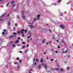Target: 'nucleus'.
Instances as JSON below:
<instances>
[{
	"mask_svg": "<svg viewBox=\"0 0 73 73\" xmlns=\"http://www.w3.org/2000/svg\"><path fill=\"white\" fill-rule=\"evenodd\" d=\"M23 13L24 12L23 11L22 13V17L23 19L25 20V19H26V16H25L24 15Z\"/></svg>",
	"mask_w": 73,
	"mask_h": 73,
	"instance_id": "f257e3e1",
	"label": "nucleus"
},
{
	"mask_svg": "<svg viewBox=\"0 0 73 73\" xmlns=\"http://www.w3.org/2000/svg\"><path fill=\"white\" fill-rule=\"evenodd\" d=\"M42 66H44V68L46 70H47V66L46 65V64L42 63Z\"/></svg>",
	"mask_w": 73,
	"mask_h": 73,
	"instance_id": "f03ea898",
	"label": "nucleus"
},
{
	"mask_svg": "<svg viewBox=\"0 0 73 73\" xmlns=\"http://www.w3.org/2000/svg\"><path fill=\"white\" fill-rule=\"evenodd\" d=\"M37 20H39L40 19V15L38 14L37 15Z\"/></svg>",
	"mask_w": 73,
	"mask_h": 73,
	"instance_id": "7ed1b4c3",
	"label": "nucleus"
},
{
	"mask_svg": "<svg viewBox=\"0 0 73 73\" xmlns=\"http://www.w3.org/2000/svg\"><path fill=\"white\" fill-rule=\"evenodd\" d=\"M60 27L62 28V29H64L65 27L64 25H60Z\"/></svg>",
	"mask_w": 73,
	"mask_h": 73,
	"instance_id": "20e7f679",
	"label": "nucleus"
},
{
	"mask_svg": "<svg viewBox=\"0 0 73 73\" xmlns=\"http://www.w3.org/2000/svg\"><path fill=\"white\" fill-rule=\"evenodd\" d=\"M29 26L30 29H33L34 28V26L32 25H30Z\"/></svg>",
	"mask_w": 73,
	"mask_h": 73,
	"instance_id": "39448f33",
	"label": "nucleus"
},
{
	"mask_svg": "<svg viewBox=\"0 0 73 73\" xmlns=\"http://www.w3.org/2000/svg\"><path fill=\"white\" fill-rule=\"evenodd\" d=\"M25 31V30L24 29H22V30L20 31V32L21 34H23V32Z\"/></svg>",
	"mask_w": 73,
	"mask_h": 73,
	"instance_id": "423d86ee",
	"label": "nucleus"
},
{
	"mask_svg": "<svg viewBox=\"0 0 73 73\" xmlns=\"http://www.w3.org/2000/svg\"><path fill=\"white\" fill-rule=\"evenodd\" d=\"M29 73H32V69H30L29 70Z\"/></svg>",
	"mask_w": 73,
	"mask_h": 73,
	"instance_id": "0eeeda50",
	"label": "nucleus"
},
{
	"mask_svg": "<svg viewBox=\"0 0 73 73\" xmlns=\"http://www.w3.org/2000/svg\"><path fill=\"white\" fill-rule=\"evenodd\" d=\"M19 42V40H16V41H15V42H14V43H18V42Z\"/></svg>",
	"mask_w": 73,
	"mask_h": 73,
	"instance_id": "6e6552de",
	"label": "nucleus"
},
{
	"mask_svg": "<svg viewBox=\"0 0 73 73\" xmlns=\"http://www.w3.org/2000/svg\"><path fill=\"white\" fill-rule=\"evenodd\" d=\"M13 34L14 35V37H16V35H17V33H13Z\"/></svg>",
	"mask_w": 73,
	"mask_h": 73,
	"instance_id": "1a4fd4ad",
	"label": "nucleus"
},
{
	"mask_svg": "<svg viewBox=\"0 0 73 73\" xmlns=\"http://www.w3.org/2000/svg\"><path fill=\"white\" fill-rule=\"evenodd\" d=\"M45 43V39H43L42 40V44H44Z\"/></svg>",
	"mask_w": 73,
	"mask_h": 73,
	"instance_id": "9d476101",
	"label": "nucleus"
},
{
	"mask_svg": "<svg viewBox=\"0 0 73 73\" xmlns=\"http://www.w3.org/2000/svg\"><path fill=\"white\" fill-rule=\"evenodd\" d=\"M60 70H61V72H62V71H64V70L62 68H61L60 69Z\"/></svg>",
	"mask_w": 73,
	"mask_h": 73,
	"instance_id": "9b49d317",
	"label": "nucleus"
},
{
	"mask_svg": "<svg viewBox=\"0 0 73 73\" xmlns=\"http://www.w3.org/2000/svg\"><path fill=\"white\" fill-rule=\"evenodd\" d=\"M41 65H39L38 66V69H40V68H41Z\"/></svg>",
	"mask_w": 73,
	"mask_h": 73,
	"instance_id": "f8f14e48",
	"label": "nucleus"
},
{
	"mask_svg": "<svg viewBox=\"0 0 73 73\" xmlns=\"http://www.w3.org/2000/svg\"><path fill=\"white\" fill-rule=\"evenodd\" d=\"M36 62H34L33 66H34V65H36Z\"/></svg>",
	"mask_w": 73,
	"mask_h": 73,
	"instance_id": "ddd939ff",
	"label": "nucleus"
},
{
	"mask_svg": "<svg viewBox=\"0 0 73 73\" xmlns=\"http://www.w3.org/2000/svg\"><path fill=\"white\" fill-rule=\"evenodd\" d=\"M8 66H9L8 64H7V65H6L5 66L6 68H8Z\"/></svg>",
	"mask_w": 73,
	"mask_h": 73,
	"instance_id": "4468645a",
	"label": "nucleus"
},
{
	"mask_svg": "<svg viewBox=\"0 0 73 73\" xmlns=\"http://www.w3.org/2000/svg\"><path fill=\"white\" fill-rule=\"evenodd\" d=\"M14 64L15 65H16V64H19V63H17V62H15V63H14Z\"/></svg>",
	"mask_w": 73,
	"mask_h": 73,
	"instance_id": "2eb2a0df",
	"label": "nucleus"
},
{
	"mask_svg": "<svg viewBox=\"0 0 73 73\" xmlns=\"http://www.w3.org/2000/svg\"><path fill=\"white\" fill-rule=\"evenodd\" d=\"M12 46L13 48L16 47V45H15V44H13L12 45Z\"/></svg>",
	"mask_w": 73,
	"mask_h": 73,
	"instance_id": "dca6fc26",
	"label": "nucleus"
},
{
	"mask_svg": "<svg viewBox=\"0 0 73 73\" xmlns=\"http://www.w3.org/2000/svg\"><path fill=\"white\" fill-rule=\"evenodd\" d=\"M67 52V50H66L65 52H63L62 53H65Z\"/></svg>",
	"mask_w": 73,
	"mask_h": 73,
	"instance_id": "f3484780",
	"label": "nucleus"
},
{
	"mask_svg": "<svg viewBox=\"0 0 73 73\" xmlns=\"http://www.w3.org/2000/svg\"><path fill=\"white\" fill-rule=\"evenodd\" d=\"M8 25H11V21H9Z\"/></svg>",
	"mask_w": 73,
	"mask_h": 73,
	"instance_id": "a211bd4d",
	"label": "nucleus"
},
{
	"mask_svg": "<svg viewBox=\"0 0 73 73\" xmlns=\"http://www.w3.org/2000/svg\"><path fill=\"white\" fill-rule=\"evenodd\" d=\"M38 29H41V27L40 26H39Z\"/></svg>",
	"mask_w": 73,
	"mask_h": 73,
	"instance_id": "6ab92c4d",
	"label": "nucleus"
},
{
	"mask_svg": "<svg viewBox=\"0 0 73 73\" xmlns=\"http://www.w3.org/2000/svg\"><path fill=\"white\" fill-rule=\"evenodd\" d=\"M9 3H8L6 5V6L8 7V6L9 5Z\"/></svg>",
	"mask_w": 73,
	"mask_h": 73,
	"instance_id": "aec40b11",
	"label": "nucleus"
},
{
	"mask_svg": "<svg viewBox=\"0 0 73 73\" xmlns=\"http://www.w3.org/2000/svg\"><path fill=\"white\" fill-rule=\"evenodd\" d=\"M37 20V19L35 18L34 19V21H36Z\"/></svg>",
	"mask_w": 73,
	"mask_h": 73,
	"instance_id": "412c9836",
	"label": "nucleus"
},
{
	"mask_svg": "<svg viewBox=\"0 0 73 73\" xmlns=\"http://www.w3.org/2000/svg\"><path fill=\"white\" fill-rule=\"evenodd\" d=\"M13 37V36L12 35L10 36L9 38H12V37Z\"/></svg>",
	"mask_w": 73,
	"mask_h": 73,
	"instance_id": "4be33fe9",
	"label": "nucleus"
},
{
	"mask_svg": "<svg viewBox=\"0 0 73 73\" xmlns=\"http://www.w3.org/2000/svg\"><path fill=\"white\" fill-rule=\"evenodd\" d=\"M15 3V1H13L11 2V4H13V3Z\"/></svg>",
	"mask_w": 73,
	"mask_h": 73,
	"instance_id": "5701e85b",
	"label": "nucleus"
},
{
	"mask_svg": "<svg viewBox=\"0 0 73 73\" xmlns=\"http://www.w3.org/2000/svg\"><path fill=\"white\" fill-rule=\"evenodd\" d=\"M54 70H57L58 71V68L55 69Z\"/></svg>",
	"mask_w": 73,
	"mask_h": 73,
	"instance_id": "b1692460",
	"label": "nucleus"
},
{
	"mask_svg": "<svg viewBox=\"0 0 73 73\" xmlns=\"http://www.w3.org/2000/svg\"><path fill=\"white\" fill-rule=\"evenodd\" d=\"M0 21H2L3 20V18H0Z\"/></svg>",
	"mask_w": 73,
	"mask_h": 73,
	"instance_id": "393cba45",
	"label": "nucleus"
},
{
	"mask_svg": "<svg viewBox=\"0 0 73 73\" xmlns=\"http://www.w3.org/2000/svg\"><path fill=\"white\" fill-rule=\"evenodd\" d=\"M36 62H38V59H36Z\"/></svg>",
	"mask_w": 73,
	"mask_h": 73,
	"instance_id": "a878e982",
	"label": "nucleus"
},
{
	"mask_svg": "<svg viewBox=\"0 0 73 73\" xmlns=\"http://www.w3.org/2000/svg\"><path fill=\"white\" fill-rule=\"evenodd\" d=\"M25 44V43L24 42H23L22 43V44Z\"/></svg>",
	"mask_w": 73,
	"mask_h": 73,
	"instance_id": "bb28decb",
	"label": "nucleus"
},
{
	"mask_svg": "<svg viewBox=\"0 0 73 73\" xmlns=\"http://www.w3.org/2000/svg\"><path fill=\"white\" fill-rule=\"evenodd\" d=\"M5 16V14H3V15H2V17H3L4 16Z\"/></svg>",
	"mask_w": 73,
	"mask_h": 73,
	"instance_id": "cd10ccee",
	"label": "nucleus"
},
{
	"mask_svg": "<svg viewBox=\"0 0 73 73\" xmlns=\"http://www.w3.org/2000/svg\"><path fill=\"white\" fill-rule=\"evenodd\" d=\"M25 46H23V49H24V48H25Z\"/></svg>",
	"mask_w": 73,
	"mask_h": 73,
	"instance_id": "c85d7f7f",
	"label": "nucleus"
},
{
	"mask_svg": "<svg viewBox=\"0 0 73 73\" xmlns=\"http://www.w3.org/2000/svg\"><path fill=\"white\" fill-rule=\"evenodd\" d=\"M50 50L51 51H53V49H50Z\"/></svg>",
	"mask_w": 73,
	"mask_h": 73,
	"instance_id": "c756f323",
	"label": "nucleus"
},
{
	"mask_svg": "<svg viewBox=\"0 0 73 73\" xmlns=\"http://www.w3.org/2000/svg\"><path fill=\"white\" fill-rule=\"evenodd\" d=\"M42 61H43V60L42 59H41L40 62H42Z\"/></svg>",
	"mask_w": 73,
	"mask_h": 73,
	"instance_id": "7c9ffc66",
	"label": "nucleus"
},
{
	"mask_svg": "<svg viewBox=\"0 0 73 73\" xmlns=\"http://www.w3.org/2000/svg\"><path fill=\"white\" fill-rule=\"evenodd\" d=\"M21 61H22V60H20L19 61V62H21Z\"/></svg>",
	"mask_w": 73,
	"mask_h": 73,
	"instance_id": "2f4dec72",
	"label": "nucleus"
},
{
	"mask_svg": "<svg viewBox=\"0 0 73 73\" xmlns=\"http://www.w3.org/2000/svg\"><path fill=\"white\" fill-rule=\"evenodd\" d=\"M2 35H4V34H5V33L4 32H3L2 33Z\"/></svg>",
	"mask_w": 73,
	"mask_h": 73,
	"instance_id": "473e14b6",
	"label": "nucleus"
},
{
	"mask_svg": "<svg viewBox=\"0 0 73 73\" xmlns=\"http://www.w3.org/2000/svg\"><path fill=\"white\" fill-rule=\"evenodd\" d=\"M61 1L60 0H58V3H60V2H61Z\"/></svg>",
	"mask_w": 73,
	"mask_h": 73,
	"instance_id": "72a5a7b5",
	"label": "nucleus"
},
{
	"mask_svg": "<svg viewBox=\"0 0 73 73\" xmlns=\"http://www.w3.org/2000/svg\"><path fill=\"white\" fill-rule=\"evenodd\" d=\"M49 31L50 33H51V32H52V31H51V30H50V29H49Z\"/></svg>",
	"mask_w": 73,
	"mask_h": 73,
	"instance_id": "f704fd0d",
	"label": "nucleus"
},
{
	"mask_svg": "<svg viewBox=\"0 0 73 73\" xmlns=\"http://www.w3.org/2000/svg\"><path fill=\"white\" fill-rule=\"evenodd\" d=\"M17 60H20V59L19 58H17Z\"/></svg>",
	"mask_w": 73,
	"mask_h": 73,
	"instance_id": "c9c22d12",
	"label": "nucleus"
},
{
	"mask_svg": "<svg viewBox=\"0 0 73 73\" xmlns=\"http://www.w3.org/2000/svg\"><path fill=\"white\" fill-rule=\"evenodd\" d=\"M58 49H60V46H58Z\"/></svg>",
	"mask_w": 73,
	"mask_h": 73,
	"instance_id": "e433bc0d",
	"label": "nucleus"
},
{
	"mask_svg": "<svg viewBox=\"0 0 73 73\" xmlns=\"http://www.w3.org/2000/svg\"><path fill=\"white\" fill-rule=\"evenodd\" d=\"M69 69H70V68L69 67H68L67 68V69L68 70H69Z\"/></svg>",
	"mask_w": 73,
	"mask_h": 73,
	"instance_id": "4c0bfd02",
	"label": "nucleus"
},
{
	"mask_svg": "<svg viewBox=\"0 0 73 73\" xmlns=\"http://www.w3.org/2000/svg\"><path fill=\"white\" fill-rule=\"evenodd\" d=\"M27 32V30H26L25 31V33H26V32Z\"/></svg>",
	"mask_w": 73,
	"mask_h": 73,
	"instance_id": "58836bf2",
	"label": "nucleus"
},
{
	"mask_svg": "<svg viewBox=\"0 0 73 73\" xmlns=\"http://www.w3.org/2000/svg\"><path fill=\"white\" fill-rule=\"evenodd\" d=\"M15 25L17 27V24H15Z\"/></svg>",
	"mask_w": 73,
	"mask_h": 73,
	"instance_id": "ea45409f",
	"label": "nucleus"
},
{
	"mask_svg": "<svg viewBox=\"0 0 73 73\" xmlns=\"http://www.w3.org/2000/svg\"><path fill=\"white\" fill-rule=\"evenodd\" d=\"M17 33L18 34H20V32H19V31H18Z\"/></svg>",
	"mask_w": 73,
	"mask_h": 73,
	"instance_id": "a19ab883",
	"label": "nucleus"
},
{
	"mask_svg": "<svg viewBox=\"0 0 73 73\" xmlns=\"http://www.w3.org/2000/svg\"><path fill=\"white\" fill-rule=\"evenodd\" d=\"M22 36L23 37H24V34L23 33L22 34Z\"/></svg>",
	"mask_w": 73,
	"mask_h": 73,
	"instance_id": "79ce46f5",
	"label": "nucleus"
},
{
	"mask_svg": "<svg viewBox=\"0 0 73 73\" xmlns=\"http://www.w3.org/2000/svg\"><path fill=\"white\" fill-rule=\"evenodd\" d=\"M27 51H28L27 50H26L25 52V53H27Z\"/></svg>",
	"mask_w": 73,
	"mask_h": 73,
	"instance_id": "37998d69",
	"label": "nucleus"
},
{
	"mask_svg": "<svg viewBox=\"0 0 73 73\" xmlns=\"http://www.w3.org/2000/svg\"><path fill=\"white\" fill-rule=\"evenodd\" d=\"M53 61V59H52L51 60V61Z\"/></svg>",
	"mask_w": 73,
	"mask_h": 73,
	"instance_id": "c03bdc74",
	"label": "nucleus"
},
{
	"mask_svg": "<svg viewBox=\"0 0 73 73\" xmlns=\"http://www.w3.org/2000/svg\"><path fill=\"white\" fill-rule=\"evenodd\" d=\"M19 52L21 53H23V52H22V51H19Z\"/></svg>",
	"mask_w": 73,
	"mask_h": 73,
	"instance_id": "a18cd8bd",
	"label": "nucleus"
},
{
	"mask_svg": "<svg viewBox=\"0 0 73 73\" xmlns=\"http://www.w3.org/2000/svg\"><path fill=\"white\" fill-rule=\"evenodd\" d=\"M27 42H29V39L27 40Z\"/></svg>",
	"mask_w": 73,
	"mask_h": 73,
	"instance_id": "49530a36",
	"label": "nucleus"
},
{
	"mask_svg": "<svg viewBox=\"0 0 73 73\" xmlns=\"http://www.w3.org/2000/svg\"><path fill=\"white\" fill-rule=\"evenodd\" d=\"M64 63H67V62H66V61H65L64 62Z\"/></svg>",
	"mask_w": 73,
	"mask_h": 73,
	"instance_id": "de8ad7c7",
	"label": "nucleus"
},
{
	"mask_svg": "<svg viewBox=\"0 0 73 73\" xmlns=\"http://www.w3.org/2000/svg\"><path fill=\"white\" fill-rule=\"evenodd\" d=\"M10 43H13V41H11L10 42Z\"/></svg>",
	"mask_w": 73,
	"mask_h": 73,
	"instance_id": "09e8293b",
	"label": "nucleus"
},
{
	"mask_svg": "<svg viewBox=\"0 0 73 73\" xmlns=\"http://www.w3.org/2000/svg\"><path fill=\"white\" fill-rule=\"evenodd\" d=\"M30 38V36H28L27 37V38Z\"/></svg>",
	"mask_w": 73,
	"mask_h": 73,
	"instance_id": "8fccbe9b",
	"label": "nucleus"
},
{
	"mask_svg": "<svg viewBox=\"0 0 73 73\" xmlns=\"http://www.w3.org/2000/svg\"><path fill=\"white\" fill-rule=\"evenodd\" d=\"M18 38V40H20V37H19Z\"/></svg>",
	"mask_w": 73,
	"mask_h": 73,
	"instance_id": "3c124183",
	"label": "nucleus"
},
{
	"mask_svg": "<svg viewBox=\"0 0 73 73\" xmlns=\"http://www.w3.org/2000/svg\"><path fill=\"white\" fill-rule=\"evenodd\" d=\"M17 69H19V66H18L17 67Z\"/></svg>",
	"mask_w": 73,
	"mask_h": 73,
	"instance_id": "603ef678",
	"label": "nucleus"
},
{
	"mask_svg": "<svg viewBox=\"0 0 73 73\" xmlns=\"http://www.w3.org/2000/svg\"><path fill=\"white\" fill-rule=\"evenodd\" d=\"M29 46V44H27V47H28V46Z\"/></svg>",
	"mask_w": 73,
	"mask_h": 73,
	"instance_id": "864d4df0",
	"label": "nucleus"
},
{
	"mask_svg": "<svg viewBox=\"0 0 73 73\" xmlns=\"http://www.w3.org/2000/svg\"><path fill=\"white\" fill-rule=\"evenodd\" d=\"M62 15H63V14H60V16H62Z\"/></svg>",
	"mask_w": 73,
	"mask_h": 73,
	"instance_id": "5fc2aeb1",
	"label": "nucleus"
},
{
	"mask_svg": "<svg viewBox=\"0 0 73 73\" xmlns=\"http://www.w3.org/2000/svg\"><path fill=\"white\" fill-rule=\"evenodd\" d=\"M13 29H14V31H15V27H14L13 28Z\"/></svg>",
	"mask_w": 73,
	"mask_h": 73,
	"instance_id": "6e6d98bb",
	"label": "nucleus"
},
{
	"mask_svg": "<svg viewBox=\"0 0 73 73\" xmlns=\"http://www.w3.org/2000/svg\"><path fill=\"white\" fill-rule=\"evenodd\" d=\"M3 31H4V32H6V30H3Z\"/></svg>",
	"mask_w": 73,
	"mask_h": 73,
	"instance_id": "4d7b16f0",
	"label": "nucleus"
},
{
	"mask_svg": "<svg viewBox=\"0 0 73 73\" xmlns=\"http://www.w3.org/2000/svg\"><path fill=\"white\" fill-rule=\"evenodd\" d=\"M17 17H18V19H19V18H20V17H19V16H17Z\"/></svg>",
	"mask_w": 73,
	"mask_h": 73,
	"instance_id": "13d9d810",
	"label": "nucleus"
},
{
	"mask_svg": "<svg viewBox=\"0 0 73 73\" xmlns=\"http://www.w3.org/2000/svg\"><path fill=\"white\" fill-rule=\"evenodd\" d=\"M15 5H13V7H15Z\"/></svg>",
	"mask_w": 73,
	"mask_h": 73,
	"instance_id": "bf43d9fd",
	"label": "nucleus"
},
{
	"mask_svg": "<svg viewBox=\"0 0 73 73\" xmlns=\"http://www.w3.org/2000/svg\"><path fill=\"white\" fill-rule=\"evenodd\" d=\"M56 53H58V52H57V51H56L55 52Z\"/></svg>",
	"mask_w": 73,
	"mask_h": 73,
	"instance_id": "052dcab7",
	"label": "nucleus"
},
{
	"mask_svg": "<svg viewBox=\"0 0 73 73\" xmlns=\"http://www.w3.org/2000/svg\"><path fill=\"white\" fill-rule=\"evenodd\" d=\"M35 59H34V62L35 61Z\"/></svg>",
	"mask_w": 73,
	"mask_h": 73,
	"instance_id": "680f3d73",
	"label": "nucleus"
},
{
	"mask_svg": "<svg viewBox=\"0 0 73 73\" xmlns=\"http://www.w3.org/2000/svg\"><path fill=\"white\" fill-rule=\"evenodd\" d=\"M54 5H57L56 4H54Z\"/></svg>",
	"mask_w": 73,
	"mask_h": 73,
	"instance_id": "e2e57ef3",
	"label": "nucleus"
},
{
	"mask_svg": "<svg viewBox=\"0 0 73 73\" xmlns=\"http://www.w3.org/2000/svg\"><path fill=\"white\" fill-rule=\"evenodd\" d=\"M49 44V43L48 42H47L46 44L48 45Z\"/></svg>",
	"mask_w": 73,
	"mask_h": 73,
	"instance_id": "0e129e2a",
	"label": "nucleus"
},
{
	"mask_svg": "<svg viewBox=\"0 0 73 73\" xmlns=\"http://www.w3.org/2000/svg\"><path fill=\"white\" fill-rule=\"evenodd\" d=\"M49 43H50H50H51V42L50 41L49 42Z\"/></svg>",
	"mask_w": 73,
	"mask_h": 73,
	"instance_id": "69168bd1",
	"label": "nucleus"
},
{
	"mask_svg": "<svg viewBox=\"0 0 73 73\" xmlns=\"http://www.w3.org/2000/svg\"><path fill=\"white\" fill-rule=\"evenodd\" d=\"M44 54H46V52H44Z\"/></svg>",
	"mask_w": 73,
	"mask_h": 73,
	"instance_id": "338daca9",
	"label": "nucleus"
},
{
	"mask_svg": "<svg viewBox=\"0 0 73 73\" xmlns=\"http://www.w3.org/2000/svg\"><path fill=\"white\" fill-rule=\"evenodd\" d=\"M18 46H20V44H18Z\"/></svg>",
	"mask_w": 73,
	"mask_h": 73,
	"instance_id": "774afa93",
	"label": "nucleus"
}]
</instances>
